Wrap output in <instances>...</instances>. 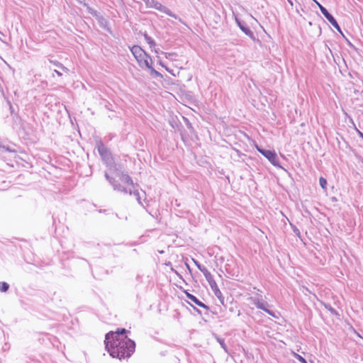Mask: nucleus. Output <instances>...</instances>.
Returning <instances> with one entry per match:
<instances>
[{"mask_svg":"<svg viewBox=\"0 0 363 363\" xmlns=\"http://www.w3.org/2000/svg\"><path fill=\"white\" fill-rule=\"evenodd\" d=\"M131 52L142 68H152V58L140 46L134 45L131 48Z\"/></svg>","mask_w":363,"mask_h":363,"instance_id":"obj_2","label":"nucleus"},{"mask_svg":"<svg viewBox=\"0 0 363 363\" xmlns=\"http://www.w3.org/2000/svg\"><path fill=\"white\" fill-rule=\"evenodd\" d=\"M147 8L155 9L156 10H158L161 12H163L166 13L167 15L169 16H174L172 11L167 8L166 6L162 5L160 2L155 1V0H143Z\"/></svg>","mask_w":363,"mask_h":363,"instance_id":"obj_3","label":"nucleus"},{"mask_svg":"<svg viewBox=\"0 0 363 363\" xmlns=\"http://www.w3.org/2000/svg\"><path fill=\"white\" fill-rule=\"evenodd\" d=\"M185 294L187 298H189L191 301H192L197 306H199L203 308H205V309H208V307L206 305H205L203 303L200 301L195 296L191 294L188 291H185Z\"/></svg>","mask_w":363,"mask_h":363,"instance_id":"obj_8","label":"nucleus"},{"mask_svg":"<svg viewBox=\"0 0 363 363\" xmlns=\"http://www.w3.org/2000/svg\"><path fill=\"white\" fill-rule=\"evenodd\" d=\"M121 182L124 185L119 184L118 189L125 193L131 194L133 189V182L128 175H123Z\"/></svg>","mask_w":363,"mask_h":363,"instance_id":"obj_5","label":"nucleus"},{"mask_svg":"<svg viewBox=\"0 0 363 363\" xmlns=\"http://www.w3.org/2000/svg\"><path fill=\"white\" fill-rule=\"evenodd\" d=\"M317 4L323 13V15L325 17V18L339 31H340V28L336 21V20L333 18V16L327 11V9L323 7L320 4L317 2Z\"/></svg>","mask_w":363,"mask_h":363,"instance_id":"obj_6","label":"nucleus"},{"mask_svg":"<svg viewBox=\"0 0 363 363\" xmlns=\"http://www.w3.org/2000/svg\"><path fill=\"white\" fill-rule=\"evenodd\" d=\"M201 272H203L206 279L208 282L211 289H213V288H215L218 286L217 283L216 282V281L213 279V275L206 268L202 269Z\"/></svg>","mask_w":363,"mask_h":363,"instance_id":"obj_7","label":"nucleus"},{"mask_svg":"<svg viewBox=\"0 0 363 363\" xmlns=\"http://www.w3.org/2000/svg\"><path fill=\"white\" fill-rule=\"evenodd\" d=\"M255 147L257 151L264 156L273 165L277 166L279 164V160L274 151L263 150L258 145Z\"/></svg>","mask_w":363,"mask_h":363,"instance_id":"obj_4","label":"nucleus"},{"mask_svg":"<svg viewBox=\"0 0 363 363\" xmlns=\"http://www.w3.org/2000/svg\"><path fill=\"white\" fill-rule=\"evenodd\" d=\"M250 300H252V301L253 302V303L256 306V307L257 308L262 309L264 311H265L266 313H267L268 314L273 315V313L269 309H267L264 307V305L262 302L259 301L257 299H254L252 298H250Z\"/></svg>","mask_w":363,"mask_h":363,"instance_id":"obj_9","label":"nucleus"},{"mask_svg":"<svg viewBox=\"0 0 363 363\" xmlns=\"http://www.w3.org/2000/svg\"><path fill=\"white\" fill-rule=\"evenodd\" d=\"M126 332L125 329L121 328L106 334V348L113 357L119 359H125L134 352L135 342L125 335Z\"/></svg>","mask_w":363,"mask_h":363,"instance_id":"obj_1","label":"nucleus"},{"mask_svg":"<svg viewBox=\"0 0 363 363\" xmlns=\"http://www.w3.org/2000/svg\"><path fill=\"white\" fill-rule=\"evenodd\" d=\"M194 262L196 264V266L198 267L199 270L201 271L202 269L205 268L204 267H202L199 262L194 259Z\"/></svg>","mask_w":363,"mask_h":363,"instance_id":"obj_15","label":"nucleus"},{"mask_svg":"<svg viewBox=\"0 0 363 363\" xmlns=\"http://www.w3.org/2000/svg\"><path fill=\"white\" fill-rule=\"evenodd\" d=\"M144 38H145V41L149 44L150 48H152L155 45V41L153 40V39L150 36H149L147 34H145Z\"/></svg>","mask_w":363,"mask_h":363,"instance_id":"obj_10","label":"nucleus"},{"mask_svg":"<svg viewBox=\"0 0 363 363\" xmlns=\"http://www.w3.org/2000/svg\"><path fill=\"white\" fill-rule=\"evenodd\" d=\"M9 288V285L6 282H5V281L0 282V291L1 292L7 291Z\"/></svg>","mask_w":363,"mask_h":363,"instance_id":"obj_11","label":"nucleus"},{"mask_svg":"<svg viewBox=\"0 0 363 363\" xmlns=\"http://www.w3.org/2000/svg\"><path fill=\"white\" fill-rule=\"evenodd\" d=\"M152 74L156 75V76H161L160 73L154 69L152 67L150 68Z\"/></svg>","mask_w":363,"mask_h":363,"instance_id":"obj_16","label":"nucleus"},{"mask_svg":"<svg viewBox=\"0 0 363 363\" xmlns=\"http://www.w3.org/2000/svg\"><path fill=\"white\" fill-rule=\"evenodd\" d=\"M293 355L294 356V357H296L301 363H307L306 359L303 357H301V355L298 354L297 353L293 352Z\"/></svg>","mask_w":363,"mask_h":363,"instance_id":"obj_14","label":"nucleus"},{"mask_svg":"<svg viewBox=\"0 0 363 363\" xmlns=\"http://www.w3.org/2000/svg\"><path fill=\"white\" fill-rule=\"evenodd\" d=\"M212 291H213L215 296L217 298H222L223 294H222L220 290L219 289L218 286H217L216 287L213 288L212 289Z\"/></svg>","mask_w":363,"mask_h":363,"instance_id":"obj_13","label":"nucleus"},{"mask_svg":"<svg viewBox=\"0 0 363 363\" xmlns=\"http://www.w3.org/2000/svg\"><path fill=\"white\" fill-rule=\"evenodd\" d=\"M320 185L322 189L325 191L327 190V180L323 177H320L319 179Z\"/></svg>","mask_w":363,"mask_h":363,"instance_id":"obj_12","label":"nucleus"}]
</instances>
